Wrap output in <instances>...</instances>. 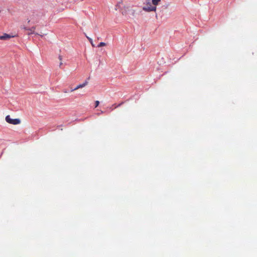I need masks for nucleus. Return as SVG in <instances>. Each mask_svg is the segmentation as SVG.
I'll list each match as a JSON object with an SVG mask.
<instances>
[{"label":"nucleus","instance_id":"14","mask_svg":"<svg viewBox=\"0 0 257 257\" xmlns=\"http://www.w3.org/2000/svg\"><path fill=\"white\" fill-rule=\"evenodd\" d=\"M23 29H25V30H27V31L28 29V28H27L26 27H24Z\"/></svg>","mask_w":257,"mask_h":257},{"label":"nucleus","instance_id":"11","mask_svg":"<svg viewBox=\"0 0 257 257\" xmlns=\"http://www.w3.org/2000/svg\"><path fill=\"white\" fill-rule=\"evenodd\" d=\"M62 65H63L62 62L61 61L60 64H59V67L61 68V66H62Z\"/></svg>","mask_w":257,"mask_h":257},{"label":"nucleus","instance_id":"6","mask_svg":"<svg viewBox=\"0 0 257 257\" xmlns=\"http://www.w3.org/2000/svg\"><path fill=\"white\" fill-rule=\"evenodd\" d=\"M85 36L86 37V38H87V39L89 40V41L90 42V43H91V45L93 46V47H94V45L93 43V41H92V39L91 38H90V37H88L86 34H85Z\"/></svg>","mask_w":257,"mask_h":257},{"label":"nucleus","instance_id":"1","mask_svg":"<svg viewBox=\"0 0 257 257\" xmlns=\"http://www.w3.org/2000/svg\"><path fill=\"white\" fill-rule=\"evenodd\" d=\"M151 0H147L146 3H144V6L143 7V10L145 12H150L152 11L155 12L157 8L156 6L152 5Z\"/></svg>","mask_w":257,"mask_h":257},{"label":"nucleus","instance_id":"2","mask_svg":"<svg viewBox=\"0 0 257 257\" xmlns=\"http://www.w3.org/2000/svg\"><path fill=\"white\" fill-rule=\"evenodd\" d=\"M6 120L7 122L13 124H19L21 122V120L19 118L12 119L10 115H7L6 117Z\"/></svg>","mask_w":257,"mask_h":257},{"label":"nucleus","instance_id":"5","mask_svg":"<svg viewBox=\"0 0 257 257\" xmlns=\"http://www.w3.org/2000/svg\"><path fill=\"white\" fill-rule=\"evenodd\" d=\"M161 1V0H152V3L154 5V6H156Z\"/></svg>","mask_w":257,"mask_h":257},{"label":"nucleus","instance_id":"4","mask_svg":"<svg viewBox=\"0 0 257 257\" xmlns=\"http://www.w3.org/2000/svg\"><path fill=\"white\" fill-rule=\"evenodd\" d=\"M12 37H13V36H12L9 34L5 33L3 35L0 36V40H7L10 39V38H11Z\"/></svg>","mask_w":257,"mask_h":257},{"label":"nucleus","instance_id":"10","mask_svg":"<svg viewBox=\"0 0 257 257\" xmlns=\"http://www.w3.org/2000/svg\"><path fill=\"white\" fill-rule=\"evenodd\" d=\"M58 58L59 59V60L61 61H62V56H61V55H59V57H58Z\"/></svg>","mask_w":257,"mask_h":257},{"label":"nucleus","instance_id":"8","mask_svg":"<svg viewBox=\"0 0 257 257\" xmlns=\"http://www.w3.org/2000/svg\"><path fill=\"white\" fill-rule=\"evenodd\" d=\"M106 45V44L104 42H100L97 46L98 47H103Z\"/></svg>","mask_w":257,"mask_h":257},{"label":"nucleus","instance_id":"7","mask_svg":"<svg viewBox=\"0 0 257 257\" xmlns=\"http://www.w3.org/2000/svg\"><path fill=\"white\" fill-rule=\"evenodd\" d=\"M28 31H29L28 33V35L34 34V30H33V29H31V28L28 29Z\"/></svg>","mask_w":257,"mask_h":257},{"label":"nucleus","instance_id":"9","mask_svg":"<svg viewBox=\"0 0 257 257\" xmlns=\"http://www.w3.org/2000/svg\"><path fill=\"white\" fill-rule=\"evenodd\" d=\"M99 104V101H98V100L95 101V107H97L98 106Z\"/></svg>","mask_w":257,"mask_h":257},{"label":"nucleus","instance_id":"12","mask_svg":"<svg viewBox=\"0 0 257 257\" xmlns=\"http://www.w3.org/2000/svg\"><path fill=\"white\" fill-rule=\"evenodd\" d=\"M121 104H122V103L118 104L117 105L115 106V108H116L117 107H118V106H120Z\"/></svg>","mask_w":257,"mask_h":257},{"label":"nucleus","instance_id":"3","mask_svg":"<svg viewBox=\"0 0 257 257\" xmlns=\"http://www.w3.org/2000/svg\"><path fill=\"white\" fill-rule=\"evenodd\" d=\"M87 84H88V82L87 81H85L82 84H79L75 88L72 89L71 90V91L72 92V91L77 90L78 89L83 88V87H85Z\"/></svg>","mask_w":257,"mask_h":257},{"label":"nucleus","instance_id":"13","mask_svg":"<svg viewBox=\"0 0 257 257\" xmlns=\"http://www.w3.org/2000/svg\"><path fill=\"white\" fill-rule=\"evenodd\" d=\"M31 29H33V30H34V32H35V27H33L31 28Z\"/></svg>","mask_w":257,"mask_h":257}]
</instances>
